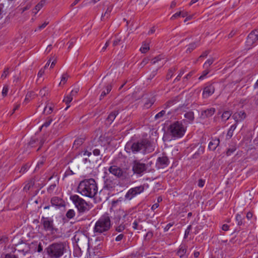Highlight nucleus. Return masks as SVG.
Returning <instances> with one entry per match:
<instances>
[{"label":"nucleus","instance_id":"1","mask_svg":"<svg viewBox=\"0 0 258 258\" xmlns=\"http://www.w3.org/2000/svg\"><path fill=\"white\" fill-rule=\"evenodd\" d=\"M77 190L83 196L93 198L97 194L98 187L95 180L93 178H90L81 181Z\"/></svg>","mask_w":258,"mask_h":258},{"label":"nucleus","instance_id":"2","mask_svg":"<svg viewBox=\"0 0 258 258\" xmlns=\"http://www.w3.org/2000/svg\"><path fill=\"white\" fill-rule=\"evenodd\" d=\"M154 146L147 139H144L135 143H127L125 149L131 150L132 152L136 153L140 151L151 152L154 150Z\"/></svg>","mask_w":258,"mask_h":258},{"label":"nucleus","instance_id":"3","mask_svg":"<svg viewBox=\"0 0 258 258\" xmlns=\"http://www.w3.org/2000/svg\"><path fill=\"white\" fill-rule=\"evenodd\" d=\"M46 250L50 258H59L66 250V244L62 242H54L50 244Z\"/></svg>","mask_w":258,"mask_h":258},{"label":"nucleus","instance_id":"4","mask_svg":"<svg viewBox=\"0 0 258 258\" xmlns=\"http://www.w3.org/2000/svg\"><path fill=\"white\" fill-rule=\"evenodd\" d=\"M111 227V222L108 215L102 216L96 223L94 228L95 233H102L108 231Z\"/></svg>","mask_w":258,"mask_h":258},{"label":"nucleus","instance_id":"5","mask_svg":"<svg viewBox=\"0 0 258 258\" xmlns=\"http://www.w3.org/2000/svg\"><path fill=\"white\" fill-rule=\"evenodd\" d=\"M70 199L75 205L79 212L84 213L89 211L90 209L89 205L79 196L76 195L72 196Z\"/></svg>","mask_w":258,"mask_h":258},{"label":"nucleus","instance_id":"6","mask_svg":"<svg viewBox=\"0 0 258 258\" xmlns=\"http://www.w3.org/2000/svg\"><path fill=\"white\" fill-rule=\"evenodd\" d=\"M170 132L174 137L180 138L183 136L185 129L182 124L176 121L170 125Z\"/></svg>","mask_w":258,"mask_h":258},{"label":"nucleus","instance_id":"7","mask_svg":"<svg viewBox=\"0 0 258 258\" xmlns=\"http://www.w3.org/2000/svg\"><path fill=\"white\" fill-rule=\"evenodd\" d=\"M108 171L109 173L119 178L124 179L127 176L126 172L124 170L116 165L110 166L108 168Z\"/></svg>","mask_w":258,"mask_h":258},{"label":"nucleus","instance_id":"8","mask_svg":"<svg viewBox=\"0 0 258 258\" xmlns=\"http://www.w3.org/2000/svg\"><path fill=\"white\" fill-rule=\"evenodd\" d=\"M147 167L145 163L135 160L133 164V171L134 173L140 174L146 170Z\"/></svg>","mask_w":258,"mask_h":258},{"label":"nucleus","instance_id":"9","mask_svg":"<svg viewBox=\"0 0 258 258\" xmlns=\"http://www.w3.org/2000/svg\"><path fill=\"white\" fill-rule=\"evenodd\" d=\"M74 238L79 246L86 247L89 244L88 238L83 234L79 233L76 234Z\"/></svg>","mask_w":258,"mask_h":258},{"label":"nucleus","instance_id":"10","mask_svg":"<svg viewBox=\"0 0 258 258\" xmlns=\"http://www.w3.org/2000/svg\"><path fill=\"white\" fill-rule=\"evenodd\" d=\"M41 223L43 226V228L46 231H49L52 232L55 229L54 228L53 222L52 220H49L48 218L42 217Z\"/></svg>","mask_w":258,"mask_h":258},{"label":"nucleus","instance_id":"11","mask_svg":"<svg viewBox=\"0 0 258 258\" xmlns=\"http://www.w3.org/2000/svg\"><path fill=\"white\" fill-rule=\"evenodd\" d=\"M144 188L143 186H137L130 189L125 195V198L131 199L133 197L144 191Z\"/></svg>","mask_w":258,"mask_h":258},{"label":"nucleus","instance_id":"12","mask_svg":"<svg viewBox=\"0 0 258 258\" xmlns=\"http://www.w3.org/2000/svg\"><path fill=\"white\" fill-rule=\"evenodd\" d=\"M258 40V29L252 31L248 35L246 43L247 45L250 46Z\"/></svg>","mask_w":258,"mask_h":258},{"label":"nucleus","instance_id":"13","mask_svg":"<svg viewBox=\"0 0 258 258\" xmlns=\"http://www.w3.org/2000/svg\"><path fill=\"white\" fill-rule=\"evenodd\" d=\"M169 163L168 159L166 156L160 157L158 158L156 165L158 168H163Z\"/></svg>","mask_w":258,"mask_h":258},{"label":"nucleus","instance_id":"14","mask_svg":"<svg viewBox=\"0 0 258 258\" xmlns=\"http://www.w3.org/2000/svg\"><path fill=\"white\" fill-rule=\"evenodd\" d=\"M116 185L117 184L114 180L107 177L104 180V188L108 190H111L114 188Z\"/></svg>","mask_w":258,"mask_h":258},{"label":"nucleus","instance_id":"15","mask_svg":"<svg viewBox=\"0 0 258 258\" xmlns=\"http://www.w3.org/2000/svg\"><path fill=\"white\" fill-rule=\"evenodd\" d=\"M51 204L52 206L56 207H63L65 205L64 201L61 198L54 197L51 199Z\"/></svg>","mask_w":258,"mask_h":258},{"label":"nucleus","instance_id":"16","mask_svg":"<svg viewBox=\"0 0 258 258\" xmlns=\"http://www.w3.org/2000/svg\"><path fill=\"white\" fill-rule=\"evenodd\" d=\"M232 117L235 121V124H237L238 122L241 121L245 118L246 114L244 111L237 112L233 115Z\"/></svg>","mask_w":258,"mask_h":258},{"label":"nucleus","instance_id":"17","mask_svg":"<svg viewBox=\"0 0 258 258\" xmlns=\"http://www.w3.org/2000/svg\"><path fill=\"white\" fill-rule=\"evenodd\" d=\"M215 91V88L212 85H210L204 88L203 96L204 98H208L212 95Z\"/></svg>","mask_w":258,"mask_h":258},{"label":"nucleus","instance_id":"18","mask_svg":"<svg viewBox=\"0 0 258 258\" xmlns=\"http://www.w3.org/2000/svg\"><path fill=\"white\" fill-rule=\"evenodd\" d=\"M144 102V106L148 108L150 107L154 103L155 99L154 97L151 96L150 97L147 98L145 97L143 99Z\"/></svg>","mask_w":258,"mask_h":258},{"label":"nucleus","instance_id":"19","mask_svg":"<svg viewBox=\"0 0 258 258\" xmlns=\"http://www.w3.org/2000/svg\"><path fill=\"white\" fill-rule=\"evenodd\" d=\"M220 143L219 139H215L211 141L209 144L208 148L210 150L214 151L218 147Z\"/></svg>","mask_w":258,"mask_h":258},{"label":"nucleus","instance_id":"20","mask_svg":"<svg viewBox=\"0 0 258 258\" xmlns=\"http://www.w3.org/2000/svg\"><path fill=\"white\" fill-rule=\"evenodd\" d=\"M215 112V109L214 108H211L203 111L201 115L204 117H208L213 115Z\"/></svg>","mask_w":258,"mask_h":258},{"label":"nucleus","instance_id":"21","mask_svg":"<svg viewBox=\"0 0 258 258\" xmlns=\"http://www.w3.org/2000/svg\"><path fill=\"white\" fill-rule=\"evenodd\" d=\"M127 215V213L126 212H125L122 210H119L116 212V218L117 219V221H119L121 217L125 218Z\"/></svg>","mask_w":258,"mask_h":258},{"label":"nucleus","instance_id":"22","mask_svg":"<svg viewBox=\"0 0 258 258\" xmlns=\"http://www.w3.org/2000/svg\"><path fill=\"white\" fill-rule=\"evenodd\" d=\"M186 250L187 248L185 245H180L179 249L177 252V254L181 257L185 254Z\"/></svg>","mask_w":258,"mask_h":258},{"label":"nucleus","instance_id":"23","mask_svg":"<svg viewBox=\"0 0 258 258\" xmlns=\"http://www.w3.org/2000/svg\"><path fill=\"white\" fill-rule=\"evenodd\" d=\"M118 112L116 111H114L110 113L107 118V121L109 122V123H111L114 119L115 118Z\"/></svg>","mask_w":258,"mask_h":258},{"label":"nucleus","instance_id":"24","mask_svg":"<svg viewBox=\"0 0 258 258\" xmlns=\"http://www.w3.org/2000/svg\"><path fill=\"white\" fill-rule=\"evenodd\" d=\"M34 185V181L33 179L29 180L23 188L24 190L28 191L31 187Z\"/></svg>","mask_w":258,"mask_h":258},{"label":"nucleus","instance_id":"25","mask_svg":"<svg viewBox=\"0 0 258 258\" xmlns=\"http://www.w3.org/2000/svg\"><path fill=\"white\" fill-rule=\"evenodd\" d=\"M112 89V86L111 85H108L106 86V91H103L100 96V100L102 99L104 96H105L107 94H108Z\"/></svg>","mask_w":258,"mask_h":258},{"label":"nucleus","instance_id":"26","mask_svg":"<svg viewBox=\"0 0 258 258\" xmlns=\"http://www.w3.org/2000/svg\"><path fill=\"white\" fill-rule=\"evenodd\" d=\"M231 115V113L229 111H224L221 115L222 119L224 121H226L228 120Z\"/></svg>","mask_w":258,"mask_h":258},{"label":"nucleus","instance_id":"27","mask_svg":"<svg viewBox=\"0 0 258 258\" xmlns=\"http://www.w3.org/2000/svg\"><path fill=\"white\" fill-rule=\"evenodd\" d=\"M53 107L52 105L49 106L48 104H47L44 108L43 113L46 114H49L51 113L53 111Z\"/></svg>","mask_w":258,"mask_h":258},{"label":"nucleus","instance_id":"28","mask_svg":"<svg viewBox=\"0 0 258 258\" xmlns=\"http://www.w3.org/2000/svg\"><path fill=\"white\" fill-rule=\"evenodd\" d=\"M73 97L70 94L67 95L63 100V101L66 103V104L68 105L67 107L65 109V110H67L68 108L70 107V105L69 104L72 101Z\"/></svg>","mask_w":258,"mask_h":258},{"label":"nucleus","instance_id":"29","mask_svg":"<svg viewBox=\"0 0 258 258\" xmlns=\"http://www.w3.org/2000/svg\"><path fill=\"white\" fill-rule=\"evenodd\" d=\"M122 41V38L119 34L115 36V40L113 42V45L115 46Z\"/></svg>","mask_w":258,"mask_h":258},{"label":"nucleus","instance_id":"30","mask_svg":"<svg viewBox=\"0 0 258 258\" xmlns=\"http://www.w3.org/2000/svg\"><path fill=\"white\" fill-rule=\"evenodd\" d=\"M44 4L45 1L42 0L35 6V9L36 10V12H34L35 15L44 6Z\"/></svg>","mask_w":258,"mask_h":258},{"label":"nucleus","instance_id":"31","mask_svg":"<svg viewBox=\"0 0 258 258\" xmlns=\"http://www.w3.org/2000/svg\"><path fill=\"white\" fill-rule=\"evenodd\" d=\"M140 221V219L138 220H135L133 223V228L135 230H141L142 228V226L139 225V222Z\"/></svg>","mask_w":258,"mask_h":258},{"label":"nucleus","instance_id":"32","mask_svg":"<svg viewBox=\"0 0 258 258\" xmlns=\"http://www.w3.org/2000/svg\"><path fill=\"white\" fill-rule=\"evenodd\" d=\"M236 125L237 124H233L231 126L230 129L228 130L227 134V137H228L229 138H231L232 137L233 131L236 128Z\"/></svg>","mask_w":258,"mask_h":258},{"label":"nucleus","instance_id":"33","mask_svg":"<svg viewBox=\"0 0 258 258\" xmlns=\"http://www.w3.org/2000/svg\"><path fill=\"white\" fill-rule=\"evenodd\" d=\"M184 117L186 118L187 119H189V121H192L194 119V114L193 112L189 111L188 112H186L184 114Z\"/></svg>","mask_w":258,"mask_h":258},{"label":"nucleus","instance_id":"34","mask_svg":"<svg viewBox=\"0 0 258 258\" xmlns=\"http://www.w3.org/2000/svg\"><path fill=\"white\" fill-rule=\"evenodd\" d=\"M176 68H173L168 70V73L166 75V79L167 80L170 79L172 76L173 75V74L174 72L176 71Z\"/></svg>","mask_w":258,"mask_h":258},{"label":"nucleus","instance_id":"35","mask_svg":"<svg viewBox=\"0 0 258 258\" xmlns=\"http://www.w3.org/2000/svg\"><path fill=\"white\" fill-rule=\"evenodd\" d=\"M84 142V139L82 138H79L76 139L74 143V147L78 148Z\"/></svg>","mask_w":258,"mask_h":258},{"label":"nucleus","instance_id":"36","mask_svg":"<svg viewBox=\"0 0 258 258\" xmlns=\"http://www.w3.org/2000/svg\"><path fill=\"white\" fill-rule=\"evenodd\" d=\"M150 49L149 45L148 44L144 43L142 46L140 48V51L142 53H146Z\"/></svg>","mask_w":258,"mask_h":258},{"label":"nucleus","instance_id":"37","mask_svg":"<svg viewBox=\"0 0 258 258\" xmlns=\"http://www.w3.org/2000/svg\"><path fill=\"white\" fill-rule=\"evenodd\" d=\"M112 8H113L112 5H111L109 7H108V8L107 9L106 12L104 14V15L102 16V18H104L106 17L107 18L110 15V14L112 11Z\"/></svg>","mask_w":258,"mask_h":258},{"label":"nucleus","instance_id":"38","mask_svg":"<svg viewBox=\"0 0 258 258\" xmlns=\"http://www.w3.org/2000/svg\"><path fill=\"white\" fill-rule=\"evenodd\" d=\"M214 59L210 58L208 59L204 64V67L207 69L208 67L210 66L214 62Z\"/></svg>","mask_w":258,"mask_h":258},{"label":"nucleus","instance_id":"39","mask_svg":"<svg viewBox=\"0 0 258 258\" xmlns=\"http://www.w3.org/2000/svg\"><path fill=\"white\" fill-rule=\"evenodd\" d=\"M197 45L195 43H191L188 45V47L186 49L187 52H191L196 47Z\"/></svg>","mask_w":258,"mask_h":258},{"label":"nucleus","instance_id":"40","mask_svg":"<svg viewBox=\"0 0 258 258\" xmlns=\"http://www.w3.org/2000/svg\"><path fill=\"white\" fill-rule=\"evenodd\" d=\"M52 119L51 117H48L46 120L45 122L41 126V128H43L44 127H48L52 122Z\"/></svg>","mask_w":258,"mask_h":258},{"label":"nucleus","instance_id":"41","mask_svg":"<svg viewBox=\"0 0 258 258\" xmlns=\"http://www.w3.org/2000/svg\"><path fill=\"white\" fill-rule=\"evenodd\" d=\"M74 216L75 212L73 210H69L66 214V216L67 218L70 219L72 218Z\"/></svg>","mask_w":258,"mask_h":258},{"label":"nucleus","instance_id":"42","mask_svg":"<svg viewBox=\"0 0 258 258\" xmlns=\"http://www.w3.org/2000/svg\"><path fill=\"white\" fill-rule=\"evenodd\" d=\"M236 220L237 221L238 225H241L242 224V218L240 214H237L236 216Z\"/></svg>","mask_w":258,"mask_h":258},{"label":"nucleus","instance_id":"43","mask_svg":"<svg viewBox=\"0 0 258 258\" xmlns=\"http://www.w3.org/2000/svg\"><path fill=\"white\" fill-rule=\"evenodd\" d=\"M68 78L69 76L67 74H64L61 77V81L59 83V85H61V83H62L63 84H65L67 81Z\"/></svg>","mask_w":258,"mask_h":258},{"label":"nucleus","instance_id":"44","mask_svg":"<svg viewBox=\"0 0 258 258\" xmlns=\"http://www.w3.org/2000/svg\"><path fill=\"white\" fill-rule=\"evenodd\" d=\"M125 225L121 224L119 226L116 227V231L119 232L123 231L125 229Z\"/></svg>","mask_w":258,"mask_h":258},{"label":"nucleus","instance_id":"45","mask_svg":"<svg viewBox=\"0 0 258 258\" xmlns=\"http://www.w3.org/2000/svg\"><path fill=\"white\" fill-rule=\"evenodd\" d=\"M149 61V59L147 57L144 58L142 62L140 64V67L141 68L144 67L146 64L148 63Z\"/></svg>","mask_w":258,"mask_h":258},{"label":"nucleus","instance_id":"46","mask_svg":"<svg viewBox=\"0 0 258 258\" xmlns=\"http://www.w3.org/2000/svg\"><path fill=\"white\" fill-rule=\"evenodd\" d=\"M34 95L33 92H29L26 95L25 101H29Z\"/></svg>","mask_w":258,"mask_h":258},{"label":"nucleus","instance_id":"47","mask_svg":"<svg viewBox=\"0 0 258 258\" xmlns=\"http://www.w3.org/2000/svg\"><path fill=\"white\" fill-rule=\"evenodd\" d=\"M180 16H181V12L180 11L179 12H177L175 14H174L173 15H172L171 16V17L170 18V19L171 20H174Z\"/></svg>","mask_w":258,"mask_h":258},{"label":"nucleus","instance_id":"48","mask_svg":"<svg viewBox=\"0 0 258 258\" xmlns=\"http://www.w3.org/2000/svg\"><path fill=\"white\" fill-rule=\"evenodd\" d=\"M165 114V111L164 110H162L160 112H159L158 113H157L155 116V119H158V118H160L162 117L163 116V115Z\"/></svg>","mask_w":258,"mask_h":258},{"label":"nucleus","instance_id":"49","mask_svg":"<svg viewBox=\"0 0 258 258\" xmlns=\"http://www.w3.org/2000/svg\"><path fill=\"white\" fill-rule=\"evenodd\" d=\"M9 68H7L5 69V70H4L3 74L1 76V78H2V79L6 78L7 77V76L9 75Z\"/></svg>","mask_w":258,"mask_h":258},{"label":"nucleus","instance_id":"50","mask_svg":"<svg viewBox=\"0 0 258 258\" xmlns=\"http://www.w3.org/2000/svg\"><path fill=\"white\" fill-rule=\"evenodd\" d=\"M48 90H47L46 87L43 88L42 90L40 91V95L42 97H44L46 95V94H47Z\"/></svg>","mask_w":258,"mask_h":258},{"label":"nucleus","instance_id":"51","mask_svg":"<svg viewBox=\"0 0 258 258\" xmlns=\"http://www.w3.org/2000/svg\"><path fill=\"white\" fill-rule=\"evenodd\" d=\"M9 90V87L8 86H5L2 91V95L4 96H6L7 95Z\"/></svg>","mask_w":258,"mask_h":258},{"label":"nucleus","instance_id":"52","mask_svg":"<svg viewBox=\"0 0 258 258\" xmlns=\"http://www.w3.org/2000/svg\"><path fill=\"white\" fill-rule=\"evenodd\" d=\"M191 229V225H189L187 229L185 230L184 238H186L189 234L190 231Z\"/></svg>","mask_w":258,"mask_h":258},{"label":"nucleus","instance_id":"53","mask_svg":"<svg viewBox=\"0 0 258 258\" xmlns=\"http://www.w3.org/2000/svg\"><path fill=\"white\" fill-rule=\"evenodd\" d=\"M235 150L236 148L234 147H232V148H229L227 151L226 154L228 156L230 155L231 154H232L235 151Z\"/></svg>","mask_w":258,"mask_h":258},{"label":"nucleus","instance_id":"54","mask_svg":"<svg viewBox=\"0 0 258 258\" xmlns=\"http://www.w3.org/2000/svg\"><path fill=\"white\" fill-rule=\"evenodd\" d=\"M184 73V70H181L179 74V75L174 79V82L178 81L180 80V77L183 75Z\"/></svg>","mask_w":258,"mask_h":258},{"label":"nucleus","instance_id":"55","mask_svg":"<svg viewBox=\"0 0 258 258\" xmlns=\"http://www.w3.org/2000/svg\"><path fill=\"white\" fill-rule=\"evenodd\" d=\"M209 73V71L208 70H206L203 72L202 75H201L199 79V80H202L204 77H205L208 73Z\"/></svg>","mask_w":258,"mask_h":258},{"label":"nucleus","instance_id":"56","mask_svg":"<svg viewBox=\"0 0 258 258\" xmlns=\"http://www.w3.org/2000/svg\"><path fill=\"white\" fill-rule=\"evenodd\" d=\"M31 6V5L28 4L26 7H25L24 8H21L20 9V10L21 11V13H23L25 11L29 9L30 8Z\"/></svg>","mask_w":258,"mask_h":258},{"label":"nucleus","instance_id":"57","mask_svg":"<svg viewBox=\"0 0 258 258\" xmlns=\"http://www.w3.org/2000/svg\"><path fill=\"white\" fill-rule=\"evenodd\" d=\"M161 57L159 55L157 57H155L152 60V63L155 64L156 62H157L158 61L160 60L161 59Z\"/></svg>","mask_w":258,"mask_h":258},{"label":"nucleus","instance_id":"58","mask_svg":"<svg viewBox=\"0 0 258 258\" xmlns=\"http://www.w3.org/2000/svg\"><path fill=\"white\" fill-rule=\"evenodd\" d=\"M79 91V88H77L75 90H73L70 93V95L72 96L73 98V96L76 95V94L78 93Z\"/></svg>","mask_w":258,"mask_h":258},{"label":"nucleus","instance_id":"59","mask_svg":"<svg viewBox=\"0 0 258 258\" xmlns=\"http://www.w3.org/2000/svg\"><path fill=\"white\" fill-rule=\"evenodd\" d=\"M210 51L209 50H206L200 56L199 58L202 57H205L207 56L208 54L209 53Z\"/></svg>","mask_w":258,"mask_h":258},{"label":"nucleus","instance_id":"60","mask_svg":"<svg viewBox=\"0 0 258 258\" xmlns=\"http://www.w3.org/2000/svg\"><path fill=\"white\" fill-rule=\"evenodd\" d=\"M124 236V235L123 234H120L118 235L115 238V240L116 241H119L121 240Z\"/></svg>","mask_w":258,"mask_h":258},{"label":"nucleus","instance_id":"61","mask_svg":"<svg viewBox=\"0 0 258 258\" xmlns=\"http://www.w3.org/2000/svg\"><path fill=\"white\" fill-rule=\"evenodd\" d=\"M204 183H205L204 180L200 179L198 182V185L199 187H202L204 185Z\"/></svg>","mask_w":258,"mask_h":258},{"label":"nucleus","instance_id":"62","mask_svg":"<svg viewBox=\"0 0 258 258\" xmlns=\"http://www.w3.org/2000/svg\"><path fill=\"white\" fill-rule=\"evenodd\" d=\"M48 22H44L41 26H39V29H41L44 28L48 24Z\"/></svg>","mask_w":258,"mask_h":258},{"label":"nucleus","instance_id":"63","mask_svg":"<svg viewBox=\"0 0 258 258\" xmlns=\"http://www.w3.org/2000/svg\"><path fill=\"white\" fill-rule=\"evenodd\" d=\"M44 74V71L42 69H41L38 73V75H37L38 78L41 77Z\"/></svg>","mask_w":258,"mask_h":258},{"label":"nucleus","instance_id":"64","mask_svg":"<svg viewBox=\"0 0 258 258\" xmlns=\"http://www.w3.org/2000/svg\"><path fill=\"white\" fill-rule=\"evenodd\" d=\"M5 258H17L16 255L12 254H7L5 256Z\"/></svg>","mask_w":258,"mask_h":258}]
</instances>
